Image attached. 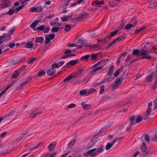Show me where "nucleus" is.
<instances>
[{
    "mask_svg": "<svg viewBox=\"0 0 157 157\" xmlns=\"http://www.w3.org/2000/svg\"><path fill=\"white\" fill-rule=\"evenodd\" d=\"M103 151V146L101 145L97 148H94L89 150L87 151L86 154L90 155L91 156L94 157L98 155Z\"/></svg>",
    "mask_w": 157,
    "mask_h": 157,
    "instance_id": "1",
    "label": "nucleus"
},
{
    "mask_svg": "<svg viewBox=\"0 0 157 157\" xmlns=\"http://www.w3.org/2000/svg\"><path fill=\"white\" fill-rule=\"evenodd\" d=\"M149 51H145L144 49L140 50V56H142V59H150L151 56L148 55Z\"/></svg>",
    "mask_w": 157,
    "mask_h": 157,
    "instance_id": "2",
    "label": "nucleus"
},
{
    "mask_svg": "<svg viewBox=\"0 0 157 157\" xmlns=\"http://www.w3.org/2000/svg\"><path fill=\"white\" fill-rule=\"evenodd\" d=\"M55 35L54 34H50L45 35V44H47L49 43L51 40H52L55 37Z\"/></svg>",
    "mask_w": 157,
    "mask_h": 157,
    "instance_id": "3",
    "label": "nucleus"
},
{
    "mask_svg": "<svg viewBox=\"0 0 157 157\" xmlns=\"http://www.w3.org/2000/svg\"><path fill=\"white\" fill-rule=\"evenodd\" d=\"M135 119V117L134 116H131L130 117V120L131 123L127 127V129L128 131L129 130V129L132 127V125L136 123L135 122H134Z\"/></svg>",
    "mask_w": 157,
    "mask_h": 157,
    "instance_id": "4",
    "label": "nucleus"
},
{
    "mask_svg": "<svg viewBox=\"0 0 157 157\" xmlns=\"http://www.w3.org/2000/svg\"><path fill=\"white\" fill-rule=\"evenodd\" d=\"M7 38L8 39L7 40H10V35L8 34H6V33L4 34L2 36H0V44L2 42V39L3 38H4V39L5 40H7Z\"/></svg>",
    "mask_w": 157,
    "mask_h": 157,
    "instance_id": "5",
    "label": "nucleus"
},
{
    "mask_svg": "<svg viewBox=\"0 0 157 157\" xmlns=\"http://www.w3.org/2000/svg\"><path fill=\"white\" fill-rule=\"evenodd\" d=\"M123 70V68L122 67H121L118 68L117 71L114 73L113 74L114 76L115 77H117L120 74V73L122 72Z\"/></svg>",
    "mask_w": 157,
    "mask_h": 157,
    "instance_id": "6",
    "label": "nucleus"
},
{
    "mask_svg": "<svg viewBox=\"0 0 157 157\" xmlns=\"http://www.w3.org/2000/svg\"><path fill=\"white\" fill-rule=\"evenodd\" d=\"M10 4V2L8 0H6L1 6V7L2 9L7 7L9 6Z\"/></svg>",
    "mask_w": 157,
    "mask_h": 157,
    "instance_id": "7",
    "label": "nucleus"
},
{
    "mask_svg": "<svg viewBox=\"0 0 157 157\" xmlns=\"http://www.w3.org/2000/svg\"><path fill=\"white\" fill-rule=\"evenodd\" d=\"M109 40L108 39V36H106L104 38H98L97 40L98 42H105L108 41Z\"/></svg>",
    "mask_w": 157,
    "mask_h": 157,
    "instance_id": "8",
    "label": "nucleus"
},
{
    "mask_svg": "<svg viewBox=\"0 0 157 157\" xmlns=\"http://www.w3.org/2000/svg\"><path fill=\"white\" fill-rule=\"evenodd\" d=\"M56 145V143L55 142H52L48 146V148L49 151H52L53 150L54 148L55 147Z\"/></svg>",
    "mask_w": 157,
    "mask_h": 157,
    "instance_id": "9",
    "label": "nucleus"
},
{
    "mask_svg": "<svg viewBox=\"0 0 157 157\" xmlns=\"http://www.w3.org/2000/svg\"><path fill=\"white\" fill-rule=\"evenodd\" d=\"M56 72V70L53 68L48 69L47 71V74L49 75H53Z\"/></svg>",
    "mask_w": 157,
    "mask_h": 157,
    "instance_id": "10",
    "label": "nucleus"
},
{
    "mask_svg": "<svg viewBox=\"0 0 157 157\" xmlns=\"http://www.w3.org/2000/svg\"><path fill=\"white\" fill-rule=\"evenodd\" d=\"M101 62H99L98 63V65H100V66L98 67H97L95 68L94 69L93 71V72L94 73L95 72L97 71L100 70L103 67H104V64H101Z\"/></svg>",
    "mask_w": 157,
    "mask_h": 157,
    "instance_id": "11",
    "label": "nucleus"
},
{
    "mask_svg": "<svg viewBox=\"0 0 157 157\" xmlns=\"http://www.w3.org/2000/svg\"><path fill=\"white\" fill-rule=\"evenodd\" d=\"M121 83V79L119 78H117L116 80L115 83L113 85V88H117V86L120 85Z\"/></svg>",
    "mask_w": 157,
    "mask_h": 157,
    "instance_id": "12",
    "label": "nucleus"
},
{
    "mask_svg": "<svg viewBox=\"0 0 157 157\" xmlns=\"http://www.w3.org/2000/svg\"><path fill=\"white\" fill-rule=\"evenodd\" d=\"M78 43L84 46L86 45V41L85 39L82 38L78 39Z\"/></svg>",
    "mask_w": 157,
    "mask_h": 157,
    "instance_id": "13",
    "label": "nucleus"
},
{
    "mask_svg": "<svg viewBox=\"0 0 157 157\" xmlns=\"http://www.w3.org/2000/svg\"><path fill=\"white\" fill-rule=\"evenodd\" d=\"M118 32V31L117 30H116L114 31H113L109 33L107 36H108V39L109 40L110 38L114 36Z\"/></svg>",
    "mask_w": 157,
    "mask_h": 157,
    "instance_id": "14",
    "label": "nucleus"
},
{
    "mask_svg": "<svg viewBox=\"0 0 157 157\" xmlns=\"http://www.w3.org/2000/svg\"><path fill=\"white\" fill-rule=\"evenodd\" d=\"M124 38V36L121 35V36H119L117 38V39L116 40H114L112 44H115L117 42H118L119 41L122 40Z\"/></svg>",
    "mask_w": 157,
    "mask_h": 157,
    "instance_id": "15",
    "label": "nucleus"
},
{
    "mask_svg": "<svg viewBox=\"0 0 157 157\" xmlns=\"http://www.w3.org/2000/svg\"><path fill=\"white\" fill-rule=\"evenodd\" d=\"M39 21L38 20H36L35 21L33 22L32 24L30 25V27L33 29L34 30H36V29L35 28L37 24L39 23Z\"/></svg>",
    "mask_w": 157,
    "mask_h": 157,
    "instance_id": "16",
    "label": "nucleus"
},
{
    "mask_svg": "<svg viewBox=\"0 0 157 157\" xmlns=\"http://www.w3.org/2000/svg\"><path fill=\"white\" fill-rule=\"evenodd\" d=\"M78 59L71 60L70 62H68V63H67L66 65L68 66V65L69 64H70L71 65H74L76 64L78 62Z\"/></svg>",
    "mask_w": 157,
    "mask_h": 157,
    "instance_id": "17",
    "label": "nucleus"
},
{
    "mask_svg": "<svg viewBox=\"0 0 157 157\" xmlns=\"http://www.w3.org/2000/svg\"><path fill=\"white\" fill-rule=\"evenodd\" d=\"M152 105V102L151 101L148 104V108H147V110L146 111L147 114H149L151 111V106Z\"/></svg>",
    "mask_w": 157,
    "mask_h": 157,
    "instance_id": "18",
    "label": "nucleus"
},
{
    "mask_svg": "<svg viewBox=\"0 0 157 157\" xmlns=\"http://www.w3.org/2000/svg\"><path fill=\"white\" fill-rule=\"evenodd\" d=\"M71 17L70 15L65 16L61 18V21H62L65 22L67 21Z\"/></svg>",
    "mask_w": 157,
    "mask_h": 157,
    "instance_id": "19",
    "label": "nucleus"
},
{
    "mask_svg": "<svg viewBox=\"0 0 157 157\" xmlns=\"http://www.w3.org/2000/svg\"><path fill=\"white\" fill-rule=\"evenodd\" d=\"M140 50H139L138 49L134 50L133 51L132 54L136 55L138 56H140Z\"/></svg>",
    "mask_w": 157,
    "mask_h": 157,
    "instance_id": "20",
    "label": "nucleus"
},
{
    "mask_svg": "<svg viewBox=\"0 0 157 157\" xmlns=\"http://www.w3.org/2000/svg\"><path fill=\"white\" fill-rule=\"evenodd\" d=\"M13 83H10L6 86L5 89L2 91L1 93L3 94L5 93V91L7 90L10 87H11L13 84Z\"/></svg>",
    "mask_w": 157,
    "mask_h": 157,
    "instance_id": "21",
    "label": "nucleus"
},
{
    "mask_svg": "<svg viewBox=\"0 0 157 157\" xmlns=\"http://www.w3.org/2000/svg\"><path fill=\"white\" fill-rule=\"evenodd\" d=\"M114 69V66L112 65L110 66L107 74L108 75H110L113 72Z\"/></svg>",
    "mask_w": 157,
    "mask_h": 157,
    "instance_id": "22",
    "label": "nucleus"
},
{
    "mask_svg": "<svg viewBox=\"0 0 157 157\" xmlns=\"http://www.w3.org/2000/svg\"><path fill=\"white\" fill-rule=\"evenodd\" d=\"M15 10H14V8L12 7L11 9H10L7 12L6 14H8L10 15H12L14 13Z\"/></svg>",
    "mask_w": 157,
    "mask_h": 157,
    "instance_id": "23",
    "label": "nucleus"
},
{
    "mask_svg": "<svg viewBox=\"0 0 157 157\" xmlns=\"http://www.w3.org/2000/svg\"><path fill=\"white\" fill-rule=\"evenodd\" d=\"M41 113V112H38L36 113H32L31 114L30 117H35L37 115L40 114Z\"/></svg>",
    "mask_w": 157,
    "mask_h": 157,
    "instance_id": "24",
    "label": "nucleus"
},
{
    "mask_svg": "<svg viewBox=\"0 0 157 157\" xmlns=\"http://www.w3.org/2000/svg\"><path fill=\"white\" fill-rule=\"evenodd\" d=\"M152 75H148L146 78V81L147 82H150L152 81Z\"/></svg>",
    "mask_w": 157,
    "mask_h": 157,
    "instance_id": "25",
    "label": "nucleus"
},
{
    "mask_svg": "<svg viewBox=\"0 0 157 157\" xmlns=\"http://www.w3.org/2000/svg\"><path fill=\"white\" fill-rule=\"evenodd\" d=\"M147 149V147L145 143L143 142L141 147V150L142 151H145Z\"/></svg>",
    "mask_w": 157,
    "mask_h": 157,
    "instance_id": "26",
    "label": "nucleus"
},
{
    "mask_svg": "<svg viewBox=\"0 0 157 157\" xmlns=\"http://www.w3.org/2000/svg\"><path fill=\"white\" fill-rule=\"evenodd\" d=\"M81 105L82 106L83 108L85 109H88L89 108H90L91 107V106L90 105L86 104L84 102H82L81 103Z\"/></svg>",
    "mask_w": 157,
    "mask_h": 157,
    "instance_id": "27",
    "label": "nucleus"
},
{
    "mask_svg": "<svg viewBox=\"0 0 157 157\" xmlns=\"http://www.w3.org/2000/svg\"><path fill=\"white\" fill-rule=\"evenodd\" d=\"M75 140H71L68 144V146L69 148L71 147L75 144Z\"/></svg>",
    "mask_w": 157,
    "mask_h": 157,
    "instance_id": "28",
    "label": "nucleus"
},
{
    "mask_svg": "<svg viewBox=\"0 0 157 157\" xmlns=\"http://www.w3.org/2000/svg\"><path fill=\"white\" fill-rule=\"evenodd\" d=\"M136 22H135V23L134 25L130 24H128L125 26V28L126 29H128L132 27H135L136 25Z\"/></svg>",
    "mask_w": 157,
    "mask_h": 157,
    "instance_id": "29",
    "label": "nucleus"
},
{
    "mask_svg": "<svg viewBox=\"0 0 157 157\" xmlns=\"http://www.w3.org/2000/svg\"><path fill=\"white\" fill-rule=\"evenodd\" d=\"M95 90L96 89L94 88H92L89 89L87 91V95L93 93Z\"/></svg>",
    "mask_w": 157,
    "mask_h": 157,
    "instance_id": "30",
    "label": "nucleus"
},
{
    "mask_svg": "<svg viewBox=\"0 0 157 157\" xmlns=\"http://www.w3.org/2000/svg\"><path fill=\"white\" fill-rule=\"evenodd\" d=\"M44 39L43 37H36V43H40Z\"/></svg>",
    "mask_w": 157,
    "mask_h": 157,
    "instance_id": "31",
    "label": "nucleus"
},
{
    "mask_svg": "<svg viewBox=\"0 0 157 157\" xmlns=\"http://www.w3.org/2000/svg\"><path fill=\"white\" fill-rule=\"evenodd\" d=\"M97 56V54H93L90 55V57L91 59L92 60H94L96 59Z\"/></svg>",
    "mask_w": 157,
    "mask_h": 157,
    "instance_id": "32",
    "label": "nucleus"
},
{
    "mask_svg": "<svg viewBox=\"0 0 157 157\" xmlns=\"http://www.w3.org/2000/svg\"><path fill=\"white\" fill-rule=\"evenodd\" d=\"M90 55H86L84 56H82L81 58V60H87L90 57Z\"/></svg>",
    "mask_w": 157,
    "mask_h": 157,
    "instance_id": "33",
    "label": "nucleus"
},
{
    "mask_svg": "<svg viewBox=\"0 0 157 157\" xmlns=\"http://www.w3.org/2000/svg\"><path fill=\"white\" fill-rule=\"evenodd\" d=\"M87 13L86 12H83L80 14L79 16V17L80 18H85L86 15Z\"/></svg>",
    "mask_w": 157,
    "mask_h": 157,
    "instance_id": "34",
    "label": "nucleus"
},
{
    "mask_svg": "<svg viewBox=\"0 0 157 157\" xmlns=\"http://www.w3.org/2000/svg\"><path fill=\"white\" fill-rule=\"evenodd\" d=\"M26 46L28 48H32L33 46V44L31 42H29L26 44Z\"/></svg>",
    "mask_w": 157,
    "mask_h": 157,
    "instance_id": "35",
    "label": "nucleus"
},
{
    "mask_svg": "<svg viewBox=\"0 0 157 157\" xmlns=\"http://www.w3.org/2000/svg\"><path fill=\"white\" fill-rule=\"evenodd\" d=\"M24 6L22 5L21 6H19V7L17 8L14 11V13H18V11L21 10V9H22V8Z\"/></svg>",
    "mask_w": 157,
    "mask_h": 157,
    "instance_id": "36",
    "label": "nucleus"
},
{
    "mask_svg": "<svg viewBox=\"0 0 157 157\" xmlns=\"http://www.w3.org/2000/svg\"><path fill=\"white\" fill-rule=\"evenodd\" d=\"M59 28L57 27H54L52 29L51 31L54 33H56L58 31Z\"/></svg>",
    "mask_w": 157,
    "mask_h": 157,
    "instance_id": "37",
    "label": "nucleus"
},
{
    "mask_svg": "<svg viewBox=\"0 0 157 157\" xmlns=\"http://www.w3.org/2000/svg\"><path fill=\"white\" fill-rule=\"evenodd\" d=\"M123 138L122 137H121L118 138H116L112 142L113 143V144H114L118 141H119L120 140H121Z\"/></svg>",
    "mask_w": 157,
    "mask_h": 157,
    "instance_id": "38",
    "label": "nucleus"
},
{
    "mask_svg": "<svg viewBox=\"0 0 157 157\" xmlns=\"http://www.w3.org/2000/svg\"><path fill=\"white\" fill-rule=\"evenodd\" d=\"M19 75V72L18 71H16L12 75V78H17Z\"/></svg>",
    "mask_w": 157,
    "mask_h": 157,
    "instance_id": "39",
    "label": "nucleus"
},
{
    "mask_svg": "<svg viewBox=\"0 0 157 157\" xmlns=\"http://www.w3.org/2000/svg\"><path fill=\"white\" fill-rule=\"evenodd\" d=\"M72 78V76L69 75L65 79H64L63 81L64 82H66L67 81L70 80Z\"/></svg>",
    "mask_w": 157,
    "mask_h": 157,
    "instance_id": "40",
    "label": "nucleus"
},
{
    "mask_svg": "<svg viewBox=\"0 0 157 157\" xmlns=\"http://www.w3.org/2000/svg\"><path fill=\"white\" fill-rule=\"evenodd\" d=\"M71 28V27L70 25H67L65 26V30L67 32L69 31L70 30Z\"/></svg>",
    "mask_w": 157,
    "mask_h": 157,
    "instance_id": "41",
    "label": "nucleus"
},
{
    "mask_svg": "<svg viewBox=\"0 0 157 157\" xmlns=\"http://www.w3.org/2000/svg\"><path fill=\"white\" fill-rule=\"evenodd\" d=\"M45 74V72L43 71H39L38 73V75L39 77H41L42 76L44 75Z\"/></svg>",
    "mask_w": 157,
    "mask_h": 157,
    "instance_id": "42",
    "label": "nucleus"
},
{
    "mask_svg": "<svg viewBox=\"0 0 157 157\" xmlns=\"http://www.w3.org/2000/svg\"><path fill=\"white\" fill-rule=\"evenodd\" d=\"M127 54V53H126L125 52H123L122 54H121L120 55V56L118 57V59H118L119 61V62L120 61V59H121V58L124 56H125Z\"/></svg>",
    "mask_w": 157,
    "mask_h": 157,
    "instance_id": "43",
    "label": "nucleus"
},
{
    "mask_svg": "<svg viewBox=\"0 0 157 157\" xmlns=\"http://www.w3.org/2000/svg\"><path fill=\"white\" fill-rule=\"evenodd\" d=\"M71 51L70 50H68L65 52V54L67 56V57L70 56V53H71Z\"/></svg>",
    "mask_w": 157,
    "mask_h": 157,
    "instance_id": "44",
    "label": "nucleus"
},
{
    "mask_svg": "<svg viewBox=\"0 0 157 157\" xmlns=\"http://www.w3.org/2000/svg\"><path fill=\"white\" fill-rule=\"evenodd\" d=\"M113 145V144L112 143V144L109 143L107 144L106 146V150H108L112 147V146Z\"/></svg>",
    "mask_w": 157,
    "mask_h": 157,
    "instance_id": "45",
    "label": "nucleus"
},
{
    "mask_svg": "<svg viewBox=\"0 0 157 157\" xmlns=\"http://www.w3.org/2000/svg\"><path fill=\"white\" fill-rule=\"evenodd\" d=\"M14 31L15 29L14 28L13 29H10V30L9 31L8 33L7 34H8L10 35V40L11 39L10 36H11V35L13 34V32Z\"/></svg>",
    "mask_w": 157,
    "mask_h": 157,
    "instance_id": "46",
    "label": "nucleus"
},
{
    "mask_svg": "<svg viewBox=\"0 0 157 157\" xmlns=\"http://www.w3.org/2000/svg\"><path fill=\"white\" fill-rule=\"evenodd\" d=\"M95 2L96 5H101L104 3V2L103 1H99L98 0H97L95 1Z\"/></svg>",
    "mask_w": 157,
    "mask_h": 157,
    "instance_id": "47",
    "label": "nucleus"
},
{
    "mask_svg": "<svg viewBox=\"0 0 157 157\" xmlns=\"http://www.w3.org/2000/svg\"><path fill=\"white\" fill-rule=\"evenodd\" d=\"M52 67L54 69H55V68H59L58 65V64H57V63H55L53 64H52Z\"/></svg>",
    "mask_w": 157,
    "mask_h": 157,
    "instance_id": "48",
    "label": "nucleus"
},
{
    "mask_svg": "<svg viewBox=\"0 0 157 157\" xmlns=\"http://www.w3.org/2000/svg\"><path fill=\"white\" fill-rule=\"evenodd\" d=\"M87 94V91H86L85 90H82L80 91L79 94L80 95H83L84 94Z\"/></svg>",
    "mask_w": 157,
    "mask_h": 157,
    "instance_id": "49",
    "label": "nucleus"
},
{
    "mask_svg": "<svg viewBox=\"0 0 157 157\" xmlns=\"http://www.w3.org/2000/svg\"><path fill=\"white\" fill-rule=\"evenodd\" d=\"M18 60V59H14L12 61L13 62V63L14 64H15L18 63L20 62V61H21V60Z\"/></svg>",
    "mask_w": 157,
    "mask_h": 157,
    "instance_id": "50",
    "label": "nucleus"
},
{
    "mask_svg": "<svg viewBox=\"0 0 157 157\" xmlns=\"http://www.w3.org/2000/svg\"><path fill=\"white\" fill-rule=\"evenodd\" d=\"M104 87H105V86H104V85H102V86H101L100 87V93L101 94L103 93V91H104Z\"/></svg>",
    "mask_w": 157,
    "mask_h": 157,
    "instance_id": "51",
    "label": "nucleus"
},
{
    "mask_svg": "<svg viewBox=\"0 0 157 157\" xmlns=\"http://www.w3.org/2000/svg\"><path fill=\"white\" fill-rule=\"evenodd\" d=\"M50 28L49 27H47L44 28V29L43 30V32L44 33H48L49 30Z\"/></svg>",
    "mask_w": 157,
    "mask_h": 157,
    "instance_id": "52",
    "label": "nucleus"
},
{
    "mask_svg": "<svg viewBox=\"0 0 157 157\" xmlns=\"http://www.w3.org/2000/svg\"><path fill=\"white\" fill-rule=\"evenodd\" d=\"M36 9L37 12H41V11H42L43 10V8L40 6H38V7H36Z\"/></svg>",
    "mask_w": 157,
    "mask_h": 157,
    "instance_id": "53",
    "label": "nucleus"
},
{
    "mask_svg": "<svg viewBox=\"0 0 157 157\" xmlns=\"http://www.w3.org/2000/svg\"><path fill=\"white\" fill-rule=\"evenodd\" d=\"M144 139L147 142H149L150 140L149 135H146L144 136Z\"/></svg>",
    "mask_w": 157,
    "mask_h": 157,
    "instance_id": "54",
    "label": "nucleus"
},
{
    "mask_svg": "<svg viewBox=\"0 0 157 157\" xmlns=\"http://www.w3.org/2000/svg\"><path fill=\"white\" fill-rule=\"evenodd\" d=\"M44 29V26L43 25H41L37 28V30L39 31L43 30Z\"/></svg>",
    "mask_w": 157,
    "mask_h": 157,
    "instance_id": "55",
    "label": "nucleus"
},
{
    "mask_svg": "<svg viewBox=\"0 0 157 157\" xmlns=\"http://www.w3.org/2000/svg\"><path fill=\"white\" fill-rule=\"evenodd\" d=\"M157 87V80H156L154 83L153 86H152L153 89H155Z\"/></svg>",
    "mask_w": 157,
    "mask_h": 157,
    "instance_id": "56",
    "label": "nucleus"
},
{
    "mask_svg": "<svg viewBox=\"0 0 157 157\" xmlns=\"http://www.w3.org/2000/svg\"><path fill=\"white\" fill-rule=\"evenodd\" d=\"M154 109H155L157 107V98L154 101Z\"/></svg>",
    "mask_w": 157,
    "mask_h": 157,
    "instance_id": "57",
    "label": "nucleus"
},
{
    "mask_svg": "<svg viewBox=\"0 0 157 157\" xmlns=\"http://www.w3.org/2000/svg\"><path fill=\"white\" fill-rule=\"evenodd\" d=\"M36 7H32L31 9H30V10H31V11L32 12H37V11H36Z\"/></svg>",
    "mask_w": 157,
    "mask_h": 157,
    "instance_id": "58",
    "label": "nucleus"
},
{
    "mask_svg": "<svg viewBox=\"0 0 157 157\" xmlns=\"http://www.w3.org/2000/svg\"><path fill=\"white\" fill-rule=\"evenodd\" d=\"M57 63L58 64V65L59 67L63 64L64 63V62L63 61H60L58 63Z\"/></svg>",
    "mask_w": 157,
    "mask_h": 157,
    "instance_id": "59",
    "label": "nucleus"
},
{
    "mask_svg": "<svg viewBox=\"0 0 157 157\" xmlns=\"http://www.w3.org/2000/svg\"><path fill=\"white\" fill-rule=\"evenodd\" d=\"M67 46L69 47H76L77 45L75 44H67Z\"/></svg>",
    "mask_w": 157,
    "mask_h": 157,
    "instance_id": "60",
    "label": "nucleus"
},
{
    "mask_svg": "<svg viewBox=\"0 0 157 157\" xmlns=\"http://www.w3.org/2000/svg\"><path fill=\"white\" fill-rule=\"evenodd\" d=\"M15 45V43H10L9 44L8 46L11 48H13Z\"/></svg>",
    "mask_w": 157,
    "mask_h": 157,
    "instance_id": "61",
    "label": "nucleus"
},
{
    "mask_svg": "<svg viewBox=\"0 0 157 157\" xmlns=\"http://www.w3.org/2000/svg\"><path fill=\"white\" fill-rule=\"evenodd\" d=\"M142 119V118L141 117H138L136 118V122L137 123H139V122H140V121H141Z\"/></svg>",
    "mask_w": 157,
    "mask_h": 157,
    "instance_id": "62",
    "label": "nucleus"
},
{
    "mask_svg": "<svg viewBox=\"0 0 157 157\" xmlns=\"http://www.w3.org/2000/svg\"><path fill=\"white\" fill-rule=\"evenodd\" d=\"M75 106V105L74 104H71L68 105V108H71L74 107Z\"/></svg>",
    "mask_w": 157,
    "mask_h": 157,
    "instance_id": "63",
    "label": "nucleus"
},
{
    "mask_svg": "<svg viewBox=\"0 0 157 157\" xmlns=\"http://www.w3.org/2000/svg\"><path fill=\"white\" fill-rule=\"evenodd\" d=\"M152 141H157V132L155 133V139H153Z\"/></svg>",
    "mask_w": 157,
    "mask_h": 157,
    "instance_id": "64",
    "label": "nucleus"
}]
</instances>
